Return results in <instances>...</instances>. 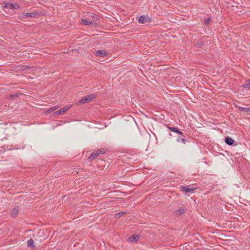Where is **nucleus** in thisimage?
I'll list each match as a JSON object with an SVG mask.
<instances>
[{
  "instance_id": "23",
  "label": "nucleus",
  "mask_w": 250,
  "mask_h": 250,
  "mask_svg": "<svg viewBox=\"0 0 250 250\" xmlns=\"http://www.w3.org/2000/svg\"><path fill=\"white\" fill-rule=\"evenodd\" d=\"M98 16H97V15L96 16L95 19H96V20L98 19Z\"/></svg>"
},
{
  "instance_id": "12",
  "label": "nucleus",
  "mask_w": 250,
  "mask_h": 250,
  "mask_svg": "<svg viewBox=\"0 0 250 250\" xmlns=\"http://www.w3.org/2000/svg\"><path fill=\"white\" fill-rule=\"evenodd\" d=\"M19 212L18 207L14 208L11 211V214L13 217H16Z\"/></svg>"
},
{
  "instance_id": "17",
  "label": "nucleus",
  "mask_w": 250,
  "mask_h": 250,
  "mask_svg": "<svg viewBox=\"0 0 250 250\" xmlns=\"http://www.w3.org/2000/svg\"><path fill=\"white\" fill-rule=\"evenodd\" d=\"M243 86L245 88H250V80L247 81L246 83Z\"/></svg>"
},
{
  "instance_id": "6",
  "label": "nucleus",
  "mask_w": 250,
  "mask_h": 250,
  "mask_svg": "<svg viewBox=\"0 0 250 250\" xmlns=\"http://www.w3.org/2000/svg\"><path fill=\"white\" fill-rule=\"evenodd\" d=\"M69 109V107H63V108H61V109L57 111L56 112H55L54 114L55 115H61V114H62L63 113H64L65 111H66L68 109Z\"/></svg>"
},
{
  "instance_id": "10",
  "label": "nucleus",
  "mask_w": 250,
  "mask_h": 250,
  "mask_svg": "<svg viewBox=\"0 0 250 250\" xmlns=\"http://www.w3.org/2000/svg\"><path fill=\"white\" fill-rule=\"evenodd\" d=\"M168 128L170 131H172L173 132H175V133H176L177 134H179L180 135H183V133L182 132H181V131H180L179 130H178L177 128H175V127H174L168 126Z\"/></svg>"
},
{
  "instance_id": "18",
  "label": "nucleus",
  "mask_w": 250,
  "mask_h": 250,
  "mask_svg": "<svg viewBox=\"0 0 250 250\" xmlns=\"http://www.w3.org/2000/svg\"><path fill=\"white\" fill-rule=\"evenodd\" d=\"M58 106H54V107H52L51 108H50L47 111V113H50L54 110H55L56 109H57V108H58Z\"/></svg>"
},
{
  "instance_id": "16",
  "label": "nucleus",
  "mask_w": 250,
  "mask_h": 250,
  "mask_svg": "<svg viewBox=\"0 0 250 250\" xmlns=\"http://www.w3.org/2000/svg\"><path fill=\"white\" fill-rule=\"evenodd\" d=\"M27 246L28 247H33L34 246V241L32 239H29L27 241Z\"/></svg>"
},
{
  "instance_id": "22",
  "label": "nucleus",
  "mask_w": 250,
  "mask_h": 250,
  "mask_svg": "<svg viewBox=\"0 0 250 250\" xmlns=\"http://www.w3.org/2000/svg\"><path fill=\"white\" fill-rule=\"evenodd\" d=\"M26 13H23L22 14V18H26V17H27V16H26Z\"/></svg>"
},
{
  "instance_id": "11",
  "label": "nucleus",
  "mask_w": 250,
  "mask_h": 250,
  "mask_svg": "<svg viewBox=\"0 0 250 250\" xmlns=\"http://www.w3.org/2000/svg\"><path fill=\"white\" fill-rule=\"evenodd\" d=\"M234 142V140L230 137H227L225 138V143L228 145H232Z\"/></svg>"
},
{
  "instance_id": "14",
  "label": "nucleus",
  "mask_w": 250,
  "mask_h": 250,
  "mask_svg": "<svg viewBox=\"0 0 250 250\" xmlns=\"http://www.w3.org/2000/svg\"><path fill=\"white\" fill-rule=\"evenodd\" d=\"M239 109L241 111H243L244 112L250 113V107H239Z\"/></svg>"
},
{
  "instance_id": "13",
  "label": "nucleus",
  "mask_w": 250,
  "mask_h": 250,
  "mask_svg": "<svg viewBox=\"0 0 250 250\" xmlns=\"http://www.w3.org/2000/svg\"><path fill=\"white\" fill-rule=\"evenodd\" d=\"M147 21V18L144 16H141L139 19V22L141 23H144Z\"/></svg>"
},
{
  "instance_id": "15",
  "label": "nucleus",
  "mask_w": 250,
  "mask_h": 250,
  "mask_svg": "<svg viewBox=\"0 0 250 250\" xmlns=\"http://www.w3.org/2000/svg\"><path fill=\"white\" fill-rule=\"evenodd\" d=\"M177 141L179 143L182 142L184 144H185L187 142V141L186 139L182 138L180 137H178L177 138Z\"/></svg>"
},
{
  "instance_id": "9",
  "label": "nucleus",
  "mask_w": 250,
  "mask_h": 250,
  "mask_svg": "<svg viewBox=\"0 0 250 250\" xmlns=\"http://www.w3.org/2000/svg\"><path fill=\"white\" fill-rule=\"evenodd\" d=\"M182 190L185 193L191 192L194 190L193 188H190L189 187H181Z\"/></svg>"
},
{
  "instance_id": "19",
  "label": "nucleus",
  "mask_w": 250,
  "mask_h": 250,
  "mask_svg": "<svg viewBox=\"0 0 250 250\" xmlns=\"http://www.w3.org/2000/svg\"><path fill=\"white\" fill-rule=\"evenodd\" d=\"M125 212H119L118 213H117L116 215H115V216L117 218H119L121 216H122L124 214Z\"/></svg>"
},
{
  "instance_id": "21",
  "label": "nucleus",
  "mask_w": 250,
  "mask_h": 250,
  "mask_svg": "<svg viewBox=\"0 0 250 250\" xmlns=\"http://www.w3.org/2000/svg\"><path fill=\"white\" fill-rule=\"evenodd\" d=\"M211 21V19L210 18H208L205 21V24H208Z\"/></svg>"
},
{
  "instance_id": "5",
  "label": "nucleus",
  "mask_w": 250,
  "mask_h": 250,
  "mask_svg": "<svg viewBox=\"0 0 250 250\" xmlns=\"http://www.w3.org/2000/svg\"><path fill=\"white\" fill-rule=\"evenodd\" d=\"M82 23L83 25H94L96 22L94 21H89L85 19L82 20Z\"/></svg>"
},
{
  "instance_id": "4",
  "label": "nucleus",
  "mask_w": 250,
  "mask_h": 250,
  "mask_svg": "<svg viewBox=\"0 0 250 250\" xmlns=\"http://www.w3.org/2000/svg\"><path fill=\"white\" fill-rule=\"evenodd\" d=\"M140 236L137 235H133L127 239L128 242H136L139 239Z\"/></svg>"
},
{
  "instance_id": "20",
  "label": "nucleus",
  "mask_w": 250,
  "mask_h": 250,
  "mask_svg": "<svg viewBox=\"0 0 250 250\" xmlns=\"http://www.w3.org/2000/svg\"><path fill=\"white\" fill-rule=\"evenodd\" d=\"M26 16H27V17H33L35 16V14L34 13H27Z\"/></svg>"
},
{
  "instance_id": "7",
  "label": "nucleus",
  "mask_w": 250,
  "mask_h": 250,
  "mask_svg": "<svg viewBox=\"0 0 250 250\" xmlns=\"http://www.w3.org/2000/svg\"><path fill=\"white\" fill-rule=\"evenodd\" d=\"M185 212V209L183 208H180L174 211L176 215L180 216Z\"/></svg>"
},
{
  "instance_id": "8",
  "label": "nucleus",
  "mask_w": 250,
  "mask_h": 250,
  "mask_svg": "<svg viewBox=\"0 0 250 250\" xmlns=\"http://www.w3.org/2000/svg\"><path fill=\"white\" fill-rule=\"evenodd\" d=\"M101 151H97L96 152H93L91 153V155L88 157V159L89 160H92L93 159L96 158L100 153Z\"/></svg>"
},
{
  "instance_id": "1",
  "label": "nucleus",
  "mask_w": 250,
  "mask_h": 250,
  "mask_svg": "<svg viewBox=\"0 0 250 250\" xmlns=\"http://www.w3.org/2000/svg\"><path fill=\"white\" fill-rule=\"evenodd\" d=\"M95 96L93 94H90L85 96L84 98H82L80 101H79L78 103V105H80L81 104L87 103L94 99H95Z\"/></svg>"
},
{
  "instance_id": "3",
  "label": "nucleus",
  "mask_w": 250,
  "mask_h": 250,
  "mask_svg": "<svg viewBox=\"0 0 250 250\" xmlns=\"http://www.w3.org/2000/svg\"><path fill=\"white\" fill-rule=\"evenodd\" d=\"M107 52L104 50H97L95 52L96 56L101 57L107 56Z\"/></svg>"
},
{
  "instance_id": "2",
  "label": "nucleus",
  "mask_w": 250,
  "mask_h": 250,
  "mask_svg": "<svg viewBox=\"0 0 250 250\" xmlns=\"http://www.w3.org/2000/svg\"><path fill=\"white\" fill-rule=\"evenodd\" d=\"M4 5L5 8L11 9H18L19 8L18 5L14 4L13 3L6 2L4 3Z\"/></svg>"
}]
</instances>
